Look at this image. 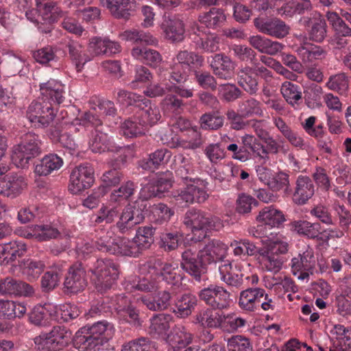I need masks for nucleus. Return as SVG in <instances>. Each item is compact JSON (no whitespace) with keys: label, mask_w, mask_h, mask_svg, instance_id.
Returning <instances> with one entry per match:
<instances>
[{"label":"nucleus","mask_w":351,"mask_h":351,"mask_svg":"<svg viewBox=\"0 0 351 351\" xmlns=\"http://www.w3.org/2000/svg\"><path fill=\"white\" fill-rule=\"evenodd\" d=\"M228 351H252L253 347L250 339L242 335H234L227 341Z\"/></svg>","instance_id":"obj_64"},{"label":"nucleus","mask_w":351,"mask_h":351,"mask_svg":"<svg viewBox=\"0 0 351 351\" xmlns=\"http://www.w3.org/2000/svg\"><path fill=\"white\" fill-rule=\"evenodd\" d=\"M62 276L59 267H52L47 271L41 278V287L45 291H50L56 287Z\"/></svg>","instance_id":"obj_53"},{"label":"nucleus","mask_w":351,"mask_h":351,"mask_svg":"<svg viewBox=\"0 0 351 351\" xmlns=\"http://www.w3.org/2000/svg\"><path fill=\"white\" fill-rule=\"evenodd\" d=\"M191 29L197 36L193 38L197 49L207 53H213L219 49V37L215 34L204 33L196 22L191 25Z\"/></svg>","instance_id":"obj_25"},{"label":"nucleus","mask_w":351,"mask_h":351,"mask_svg":"<svg viewBox=\"0 0 351 351\" xmlns=\"http://www.w3.org/2000/svg\"><path fill=\"white\" fill-rule=\"evenodd\" d=\"M56 112L50 102L43 98L33 101L28 106L26 117L35 128L47 127L54 119Z\"/></svg>","instance_id":"obj_9"},{"label":"nucleus","mask_w":351,"mask_h":351,"mask_svg":"<svg viewBox=\"0 0 351 351\" xmlns=\"http://www.w3.org/2000/svg\"><path fill=\"white\" fill-rule=\"evenodd\" d=\"M292 228L300 234L308 238L317 237L320 232V225L317 223H311L307 221H295L292 223Z\"/></svg>","instance_id":"obj_55"},{"label":"nucleus","mask_w":351,"mask_h":351,"mask_svg":"<svg viewBox=\"0 0 351 351\" xmlns=\"http://www.w3.org/2000/svg\"><path fill=\"white\" fill-rule=\"evenodd\" d=\"M197 298L191 293L184 294L178 299L176 303V315L180 317L190 315L197 305Z\"/></svg>","instance_id":"obj_40"},{"label":"nucleus","mask_w":351,"mask_h":351,"mask_svg":"<svg viewBox=\"0 0 351 351\" xmlns=\"http://www.w3.org/2000/svg\"><path fill=\"white\" fill-rule=\"evenodd\" d=\"M177 176L185 181V186L180 192L175 195L176 200L179 204H186L195 202H205L208 197V183L202 179L190 178L189 176L193 171V165L190 158L178 154L174 158L173 167Z\"/></svg>","instance_id":"obj_2"},{"label":"nucleus","mask_w":351,"mask_h":351,"mask_svg":"<svg viewBox=\"0 0 351 351\" xmlns=\"http://www.w3.org/2000/svg\"><path fill=\"white\" fill-rule=\"evenodd\" d=\"M203 56L186 50L180 51L173 58L171 79L177 83L186 82L191 66L199 67L204 63Z\"/></svg>","instance_id":"obj_8"},{"label":"nucleus","mask_w":351,"mask_h":351,"mask_svg":"<svg viewBox=\"0 0 351 351\" xmlns=\"http://www.w3.org/2000/svg\"><path fill=\"white\" fill-rule=\"evenodd\" d=\"M48 333L57 350L66 346L71 339V332L64 326H55Z\"/></svg>","instance_id":"obj_51"},{"label":"nucleus","mask_w":351,"mask_h":351,"mask_svg":"<svg viewBox=\"0 0 351 351\" xmlns=\"http://www.w3.org/2000/svg\"><path fill=\"white\" fill-rule=\"evenodd\" d=\"M33 288L25 282L7 277L0 280V294L30 295Z\"/></svg>","instance_id":"obj_31"},{"label":"nucleus","mask_w":351,"mask_h":351,"mask_svg":"<svg viewBox=\"0 0 351 351\" xmlns=\"http://www.w3.org/2000/svg\"><path fill=\"white\" fill-rule=\"evenodd\" d=\"M152 219L158 223H162L170 219L174 212L163 203L149 205Z\"/></svg>","instance_id":"obj_57"},{"label":"nucleus","mask_w":351,"mask_h":351,"mask_svg":"<svg viewBox=\"0 0 351 351\" xmlns=\"http://www.w3.org/2000/svg\"><path fill=\"white\" fill-rule=\"evenodd\" d=\"M55 307L53 313H50V317L58 321L69 322L78 317L80 313V309L75 304H64Z\"/></svg>","instance_id":"obj_44"},{"label":"nucleus","mask_w":351,"mask_h":351,"mask_svg":"<svg viewBox=\"0 0 351 351\" xmlns=\"http://www.w3.org/2000/svg\"><path fill=\"white\" fill-rule=\"evenodd\" d=\"M45 265L41 261H36L32 259L24 261L22 265L23 274L29 280L37 279L43 271Z\"/></svg>","instance_id":"obj_59"},{"label":"nucleus","mask_w":351,"mask_h":351,"mask_svg":"<svg viewBox=\"0 0 351 351\" xmlns=\"http://www.w3.org/2000/svg\"><path fill=\"white\" fill-rule=\"evenodd\" d=\"M115 332L112 324L102 320L97 322L90 326H86L79 330L73 339V344L80 351H85L95 341L108 342Z\"/></svg>","instance_id":"obj_4"},{"label":"nucleus","mask_w":351,"mask_h":351,"mask_svg":"<svg viewBox=\"0 0 351 351\" xmlns=\"http://www.w3.org/2000/svg\"><path fill=\"white\" fill-rule=\"evenodd\" d=\"M226 15L221 9L213 8L209 12L199 16V21L210 28L222 25L226 21Z\"/></svg>","instance_id":"obj_46"},{"label":"nucleus","mask_w":351,"mask_h":351,"mask_svg":"<svg viewBox=\"0 0 351 351\" xmlns=\"http://www.w3.org/2000/svg\"><path fill=\"white\" fill-rule=\"evenodd\" d=\"M86 271L80 264L70 267L64 280V287L71 293H78L84 289L87 282L85 278Z\"/></svg>","instance_id":"obj_28"},{"label":"nucleus","mask_w":351,"mask_h":351,"mask_svg":"<svg viewBox=\"0 0 351 351\" xmlns=\"http://www.w3.org/2000/svg\"><path fill=\"white\" fill-rule=\"evenodd\" d=\"M116 108L114 103L109 100L100 101L97 107L92 108L86 112L81 117L76 118L70 125V131H79L77 125H84L86 128H97L102 123L99 117L103 114L113 115L115 114Z\"/></svg>","instance_id":"obj_10"},{"label":"nucleus","mask_w":351,"mask_h":351,"mask_svg":"<svg viewBox=\"0 0 351 351\" xmlns=\"http://www.w3.org/2000/svg\"><path fill=\"white\" fill-rule=\"evenodd\" d=\"M132 240L124 237H116L114 248L111 249L112 254L137 256L140 254L138 248Z\"/></svg>","instance_id":"obj_42"},{"label":"nucleus","mask_w":351,"mask_h":351,"mask_svg":"<svg viewBox=\"0 0 351 351\" xmlns=\"http://www.w3.org/2000/svg\"><path fill=\"white\" fill-rule=\"evenodd\" d=\"M55 308L51 304L35 306L30 314V321L36 325L42 324L47 319L48 315L50 317V313H53Z\"/></svg>","instance_id":"obj_61"},{"label":"nucleus","mask_w":351,"mask_h":351,"mask_svg":"<svg viewBox=\"0 0 351 351\" xmlns=\"http://www.w3.org/2000/svg\"><path fill=\"white\" fill-rule=\"evenodd\" d=\"M313 15V25L309 32V38L317 43L322 42L326 36V24L321 15L315 12Z\"/></svg>","instance_id":"obj_54"},{"label":"nucleus","mask_w":351,"mask_h":351,"mask_svg":"<svg viewBox=\"0 0 351 351\" xmlns=\"http://www.w3.org/2000/svg\"><path fill=\"white\" fill-rule=\"evenodd\" d=\"M254 25L261 32L276 38H285L290 30L289 26L278 19H256Z\"/></svg>","instance_id":"obj_24"},{"label":"nucleus","mask_w":351,"mask_h":351,"mask_svg":"<svg viewBox=\"0 0 351 351\" xmlns=\"http://www.w3.org/2000/svg\"><path fill=\"white\" fill-rule=\"evenodd\" d=\"M136 186L134 182L128 181L110 195V202L121 203L126 201L133 193Z\"/></svg>","instance_id":"obj_60"},{"label":"nucleus","mask_w":351,"mask_h":351,"mask_svg":"<svg viewBox=\"0 0 351 351\" xmlns=\"http://www.w3.org/2000/svg\"><path fill=\"white\" fill-rule=\"evenodd\" d=\"M264 295L265 290L263 289H247L240 293L239 306L243 310L253 311L259 306Z\"/></svg>","instance_id":"obj_33"},{"label":"nucleus","mask_w":351,"mask_h":351,"mask_svg":"<svg viewBox=\"0 0 351 351\" xmlns=\"http://www.w3.org/2000/svg\"><path fill=\"white\" fill-rule=\"evenodd\" d=\"M63 163L62 158L57 154H48L35 165L34 173L39 176H47L53 171L59 170Z\"/></svg>","instance_id":"obj_34"},{"label":"nucleus","mask_w":351,"mask_h":351,"mask_svg":"<svg viewBox=\"0 0 351 351\" xmlns=\"http://www.w3.org/2000/svg\"><path fill=\"white\" fill-rule=\"evenodd\" d=\"M141 274H145V276L139 278L137 281L127 280L125 282V287L128 291L133 290H140L145 292L155 291L160 288V280L158 273L156 272V268L152 267V263H148L141 267Z\"/></svg>","instance_id":"obj_12"},{"label":"nucleus","mask_w":351,"mask_h":351,"mask_svg":"<svg viewBox=\"0 0 351 351\" xmlns=\"http://www.w3.org/2000/svg\"><path fill=\"white\" fill-rule=\"evenodd\" d=\"M113 234L112 231L101 230L94 242L97 250L112 254L111 249L114 248V243L116 242V238L112 237Z\"/></svg>","instance_id":"obj_58"},{"label":"nucleus","mask_w":351,"mask_h":351,"mask_svg":"<svg viewBox=\"0 0 351 351\" xmlns=\"http://www.w3.org/2000/svg\"><path fill=\"white\" fill-rule=\"evenodd\" d=\"M154 232L155 229L152 226L140 227L136 230L133 241L140 254L143 251L149 248L153 243Z\"/></svg>","instance_id":"obj_38"},{"label":"nucleus","mask_w":351,"mask_h":351,"mask_svg":"<svg viewBox=\"0 0 351 351\" xmlns=\"http://www.w3.org/2000/svg\"><path fill=\"white\" fill-rule=\"evenodd\" d=\"M138 106V109L136 112V119H139L145 128L147 125L156 124L160 119L159 108L149 100L144 99Z\"/></svg>","instance_id":"obj_29"},{"label":"nucleus","mask_w":351,"mask_h":351,"mask_svg":"<svg viewBox=\"0 0 351 351\" xmlns=\"http://www.w3.org/2000/svg\"><path fill=\"white\" fill-rule=\"evenodd\" d=\"M314 194V186L307 176H300L296 180V186L293 195L294 203L304 204Z\"/></svg>","instance_id":"obj_32"},{"label":"nucleus","mask_w":351,"mask_h":351,"mask_svg":"<svg viewBox=\"0 0 351 351\" xmlns=\"http://www.w3.org/2000/svg\"><path fill=\"white\" fill-rule=\"evenodd\" d=\"M147 208V202L145 199H139L132 204L128 205L122 211L117 223L119 230L125 232L142 222Z\"/></svg>","instance_id":"obj_11"},{"label":"nucleus","mask_w":351,"mask_h":351,"mask_svg":"<svg viewBox=\"0 0 351 351\" xmlns=\"http://www.w3.org/2000/svg\"><path fill=\"white\" fill-rule=\"evenodd\" d=\"M184 223L195 235L199 233L196 239L197 240L204 238L208 232L218 231L223 226L222 221L219 217L195 209H191L186 213Z\"/></svg>","instance_id":"obj_5"},{"label":"nucleus","mask_w":351,"mask_h":351,"mask_svg":"<svg viewBox=\"0 0 351 351\" xmlns=\"http://www.w3.org/2000/svg\"><path fill=\"white\" fill-rule=\"evenodd\" d=\"M160 27L165 38L168 40L172 43H178L184 40L185 25L179 15L165 14Z\"/></svg>","instance_id":"obj_15"},{"label":"nucleus","mask_w":351,"mask_h":351,"mask_svg":"<svg viewBox=\"0 0 351 351\" xmlns=\"http://www.w3.org/2000/svg\"><path fill=\"white\" fill-rule=\"evenodd\" d=\"M172 156L171 152L167 149H160L149 155L147 161L142 160L141 166L144 169H152L167 164Z\"/></svg>","instance_id":"obj_39"},{"label":"nucleus","mask_w":351,"mask_h":351,"mask_svg":"<svg viewBox=\"0 0 351 351\" xmlns=\"http://www.w3.org/2000/svg\"><path fill=\"white\" fill-rule=\"evenodd\" d=\"M115 309L117 317L121 323H127L133 326L141 325L138 311L130 305V295H121L117 297Z\"/></svg>","instance_id":"obj_17"},{"label":"nucleus","mask_w":351,"mask_h":351,"mask_svg":"<svg viewBox=\"0 0 351 351\" xmlns=\"http://www.w3.org/2000/svg\"><path fill=\"white\" fill-rule=\"evenodd\" d=\"M280 91L285 100L293 106L302 100L301 88L290 82L282 83Z\"/></svg>","instance_id":"obj_52"},{"label":"nucleus","mask_w":351,"mask_h":351,"mask_svg":"<svg viewBox=\"0 0 351 351\" xmlns=\"http://www.w3.org/2000/svg\"><path fill=\"white\" fill-rule=\"evenodd\" d=\"M295 37L300 46L296 47L294 50L303 64L310 65L326 57V51L321 46L307 43L305 35L295 34Z\"/></svg>","instance_id":"obj_14"},{"label":"nucleus","mask_w":351,"mask_h":351,"mask_svg":"<svg viewBox=\"0 0 351 351\" xmlns=\"http://www.w3.org/2000/svg\"><path fill=\"white\" fill-rule=\"evenodd\" d=\"M110 13L117 18L125 17L128 14L130 0H101Z\"/></svg>","instance_id":"obj_62"},{"label":"nucleus","mask_w":351,"mask_h":351,"mask_svg":"<svg viewBox=\"0 0 351 351\" xmlns=\"http://www.w3.org/2000/svg\"><path fill=\"white\" fill-rule=\"evenodd\" d=\"M69 55L75 64L77 71H81L83 66L90 60V57L83 49V47L77 42H71L69 45Z\"/></svg>","instance_id":"obj_49"},{"label":"nucleus","mask_w":351,"mask_h":351,"mask_svg":"<svg viewBox=\"0 0 351 351\" xmlns=\"http://www.w3.org/2000/svg\"><path fill=\"white\" fill-rule=\"evenodd\" d=\"M95 182L94 169L88 163L75 167L70 175L69 189L73 194H77L90 188Z\"/></svg>","instance_id":"obj_13"},{"label":"nucleus","mask_w":351,"mask_h":351,"mask_svg":"<svg viewBox=\"0 0 351 351\" xmlns=\"http://www.w3.org/2000/svg\"><path fill=\"white\" fill-rule=\"evenodd\" d=\"M16 234L28 239H35L43 241L55 239L59 234V231L50 224L34 225L16 230Z\"/></svg>","instance_id":"obj_20"},{"label":"nucleus","mask_w":351,"mask_h":351,"mask_svg":"<svg viewBox=\"0 0 351 351\" xmlns=\"http://www.w3.org/2000/svg\"><path fill=\"white\" fill-rule=\"evenodd\" d=\"M26 179L21 175L9 174L0 180V194L14 198L27 187Z\"/></svg>","instance_id":"obj_26"},{"label":"nucleus","mask_w":351,"mask_h":351,"mask_svg":"<svg viewBox=\"0 0 351 351\" xmlns=\"http://www.w3.org/2000/svg\"><path fill=\"white\" fill-rule=\"evenodd\" d=\"M89 148L93 152L102 153L106 151H113L114 145L107 134L97 129L92 132L88 141Z\"/></svg>","instance_id":"obj_35"},{"label":"nucleus","mask_w":351,"mask_h":351,"mask_svg":"<svg viewBox=\"0 0 351 351\" xmlns=\"http://www.w3.org/2000/svg\"><path fill=\"white\" fill-rule=\"evenodd\" d=\"M152 267L156 268V272L158 273V276L160 281L162 280L169 284L174 285L182 279L178 263H162L158 261L152 263Z\"/></svg>","instance_id":"obj_30"},{"label":"nucleus","mask_w":351,"mask_h":351,"mask_svg":"<svg viewBox=\"0 0 351 351\" xmlns=\"http://www.w3.org/2000/svg\"><path fill=\"white\" fill-rule=\"evenodd\" d=\"M140 195L143 199L157 196L168 191L172 186V176L169 172L158 175L156 179L142 183Z\"/></svg>","instance_id":"obj_19"},{"label":"nucleus","mask_w":351,"mask_h":351,"mask_svg":"<svg viewBox=\"0 0 351 351\" xmlns=\"http://www.w3.org/2000/svg\"><path fill=\"white\" fill-rule=\"evenodd\" d=\"M146 130L143 123L136 119V114L125 120L121 125V132L127 138L136 137L145 134Z\"/></svg>","instance_id":"obj_43"},{"label":"nucleus","mask_w":351,"mask_h":351,"mask_svg":"<svg viewBox=\"0 0 351 351\" xmlns=\"http://www.w3.org/2000/svg\"><path fill=\"white\" fill-rule=\"evenodd\" d=\"M201 134L197 128H191L187 132V136L177 138L175 147L183 149H195L202 145Z\"/></svg>","instance_id":"obj_50"},{"label":"nucleus","mask_w":351,"mask_h":351,"mask_svg":"<svg viewBox=\"0 0 351 351\" xmlns=\"http://www.w3.org/2000/svg\"><path fill=\"white\" fill-rule=\"evenodd\" d=\"M155 344L146 338L142 337L129 341L123 345L121 351H155Z\"/></svg>","instance_id":"obj_63"},{"label":"nucleus","mask_w":351,"mask_h":351,"mask_svg":"<svg viewBox=\"0 0 351 351\" xmlns=\"http://www.w3.org/2000/svg\"><path fill=\"white\" fill-rule=\"evenodd\" d=\"M193 338L192 333L185 326L176 325L164 337V340L169 350L179 351L189 345Z\"/></svg>","instance_id":"obj_23"},{"label":"nucleus","mask_w":351,"mask_h":351,"mask_svg":"<svg viewBox=\"0 0 351 351\" xmlns=\"http://www.w3.org/2000/svg\"><path fill=\"white\" fill-rule=\"evenodd\" d=\"M256 219L261 223L257 226L256 231L260 237L265 238L258 251L259 266L264 271L277 273L283 264L281 255L288 252L289 244L282 234L268 230L280 227L285 221V215L282 211L271 206L263 208Z\"/></svg>","instance_id":"obj_1"},{"label":"nucleus","mask_w":351,"mask_h":351,"mask_svg":"<svg viewBox=\"0 0 351 351\" xmlns=\"http://www.w3.org/2000/svg\"><path fill=\"white\" fill-rule=\"evenodd\" d=\"M329 337L332 341L339 346L349 345L351 341V327L340 324H331L328 326Z\"/></svg>","instance_id":"obj_37"},{"label":"nucleus","mask_w":351,"mask_h":351,"mask_svg":"<svg viewBox=\"0 0 351 351\" xmlns=\"http://www.w3.org/2000/svg\"><path fill=\"white\" fill-rule=\"evenodd\" d=\"M222 313L206 308L200 311L195 317V324L204 328H221Z\"/></svg>","instance_id":"obj_36"},{"label":"nucleus","mask_w":351,"mask_h":351,"mask_svg":"<svg viewBox=\"0 0 351 351\" xmlns=\"http://www.w3.org/2000/svg\"><path fill=\"white\" fill-rule=\"evenodd\" d=\"M91 271L92 280L97 289L101 292L110 289L119 274L118 266L108 258L97 260Z\"/></svg>","instance_id":"obj_7"},{"label":"nucleus","mask_w":351,"mask_h":351,"mask_svg":"<svg viewBox=\"0 0 351 351\" xmlns=\"http://www.w3.org/2000/svg\"><path fill=\"white\" fill-rule=\"evenodd\" d=\"M172 317L168 314H159L151 319L150 332L155 335L166 336V332L170 327Z\"/></svg>","instance_id":"obj_48"},{"label":"nucleus","mask_w":351,"mask_h":351,"mask_svg":"<svg viewBox=\"0 0 351 351\" xmlns=\"http://www.w3.org/2000/svg\"><path fill=\"white\" fill-rule=\"evenodd\" d=\"M213 73L220 79L230 80L234 75L235 63L223 53H217L208 58Z\"/></svg>","instance_id":"obj_22"},{"label":"nucleus","mask_w":351,"mask_h":351,"mask_svg":"<svg viewBox=\"0 0 351 351\" xmlns=\"http://www.w3.org/2000/svg\"><path fill=\"white\" fill-rule=\"evenodd\" d=\"M228 246L218 240L208 241L198 253L195 258V252L191 249L186 250L182 254V268L194 276L197 280L206 272V266L213 263L222 260L226 256Z\"/></svg>","instance_id":"obj_3"},{"label":"nucleus","mask_w":351,"mask_h":351,"mask_svg":"<svg viewBox=\"0 0 351 351\" xmlns=\"http://www.w3.org/2000/svg\"><path fill=\"white\" fill-rule=\"evenodd\" d=\"M251 265L247 262L235 263L234 265L228 261H223L219 266V278L223 282L225 278L230 277L237 271H250Z\"/></svg>","instance_id":"obj_45"},{"label":"nucleus","mask_w":351,"mask_h":351,"mask_svg":"<svg viewBox=\"0 0 351 351\" xmlns=\"http://www.w3.org/2000/svg\"><path fill=\"white\" fill-rule=\"evenodd\" d=\"M221 329L228 332H234L245 326L246 320L234 313L223 314Z\"/></svg>","instance_id":"obj_56"},{"label":"nucleus","mask_w":351,"mask_h":351,"mask_svg":"<svg viewBox=\"0 0 351 351\" xmlns=\"http://www.w3.org/2000/svg\"><path fill=\"white\" fill-rule=\"evenodd\" d=\"M38 12V17L40 18L42 25L45 27L38 26V29L45 33L51 31V25L58 20L60 16V11L56 3L46 0H34Z\"/></svg>","instance_id":"obj_21"},{"label":"nucleus","mask_w":351,"mask_h":351,"mask_svg":"<svg viewBox=\"0 0 351 351\" xmlns=\"http://www.w3.org/2000/svg\"><path fill=\"white\" fill-rule=\"evenodd\" d=\"M200 299L215 309H223L230 306V293L221 286L211 285L202 289Z\"/></svg>","instance_id":"obj_16"},{"label":"nucleus","mask_w":351,"mask_h":351,"mask_svg":"<svg viewBox=\"0 0 351 351\" xmlns=\"http://www.w3.org/2000/svg\"><path fill=\"white\" fill-rule=\"evenodd\" d=\"M40 153V141L34 133H27L22 136L21 143L13 148L12 160L18 168H25L29 160Z\"/></svg>","instance_id":"obj_6"},{"label":"nucleus","mask_w":351,"mask_h":351,"mask_svg":"<svg viewBox=\"0 0 351 351\" xmlns=\"http://www.w3.org/2000/svg\"><path fill=\"white\" fill-rule=\"evenodd\" d=\"M315 267V257L310 250H306L291 261L292 273L302 281H308Z\"/></svg>","instance_id":"obj_18"},{"label":"nucleus","mask_w":351,"mask_h":351,"mask_svg":"<svg viewBox=\"0 0 351 351\" xmlns=\"http://www.w3.org/2000/svg\"><path fill=\"white\" fill-rule=\"evenodd\" d=\"M238 82L250 94H254L258 90L256 76L254 74L252 69L250 66L244 67L239 71Z\"/></svg>","instance_id":"obj_41"},{"label":"nucleus","mask_w":351,"mask_h":351,"mask_svg":"<svg viewBox=\"0 0 351 351\" xmlns=\"http://www.w3.org/2000/svg\"><path fill=\"white\" fill-rule=\"evenodd\" d=\"M171 298L170 293L167 291H164L159 292L153 300L143 297L141 298V301L149 310L162 311L166 309L169 306Z\"/></svg>","instance_id":"obj_47"},{"label":"nucleus","mask_w":351,"mask_h":351,"mask_svg":"<svg viewBox=\"0 0 351 351\" xmlns=\"http://www.w3.org/2000/svg\"><path fill=\"white\" fill-rule=\"evenodd\" d=\"M40 94L45 98L57 104H62L65 99V86L60 81L50 79L39 84Z\"/></svg>","instance_id":"obj_27"}]
</instances>
